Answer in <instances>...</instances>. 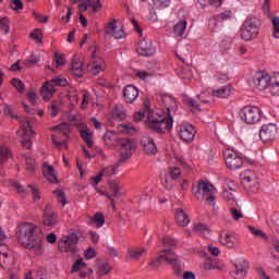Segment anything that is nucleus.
<instances>
[{
    "label": "nucleus",
    "mask_w": 279,
    "mask_h": 279,
    "mask_svg": "<svg viewBox=\"0 0 279 279\" xmlns=\"http://www.w3.org/2000/svg\"><path fill=\"white\" fill-rule=\"evenodd\" d=\"M10 8L13 10V12H20V10H23L24 4L21 0H11Z\"/></svg>",
    "instance_id": "3c124183"
},
{
    "label": "nucleus",
    "mask_w": 279,
    "mask_h": 279,
    "mask_svg": "<svg viewBox=\"0 0 279 279\" xmlns=\"http://www.w3.org/2000/svg\"><path fill=\"white\" fill-rule=\"evenodd\" d=\"M219 241L221 245H225L229 250H232L234 247V242L232 241V235L230 233L222 231L219 235Z\"/></svg>",
    "instance_id": "a878e982"
},
{
    "label": "nucleus",
    "mask_w": 279,
    "mask_h": 279,
    "mask_svg": "<svg viewBox=\"0 0 279 279\" xmlns=\"http://www.w3.org/2000/svg\"><path fill=\"white\" fill-rule=\"evenodd\" d=\"M177 58H179L183 64H186L189 58H191V52L189 49L183 48L175 51Z\"/></svg>",
    "instance_id": "f704fd0d"
},
{
    "label": "nucleus",
    "mask_w": 279,
    "mask_h": 279,
    "mask_svg": "<svg viewBox=\"0 0 279 279\" xmlns=\"http://www.w3.org/2000/svg\"><path fill=\"white\" fill-rule=\"evenodd\" d=\"M168 265H172V269H173L175 276L181 278V276H182V264L178 259V255H175L174 260L168 262Z\"/></svg>",
    "instance_id": "473e14b6"
},
{
    "label": "nucleus",
    "mask_w": 279,
    "mask_h": 279,
    "mask_svg": "<svg viewBox=\"0 0 279 279\" xmlns=\"http://www.w3.org/2000/svg\"><path fill=\"white\" fill-rule=\"evenodd\" d=\"M162 185L165 186L166 191H173V186H175V181L168 177L167 174L163 177Z\"/></svg>",
    "instance_id": "a19ab883"
},
{
    "label": "nucleus",
    "mask_w": 279,
    "mask_h": 279,
    "mask_svg": "<svg viewBox=\"0 0 279 279\" xmlns=\"http://www.w3.org/2000/svg\"><path fill=\"white\" fill-rule=\"evenodd\" d=\"M33 16H35V19H36V21H38V23H49V17H47L45 15H40L36 11H33Z\"/></svg>",
    "instance_id": "338daca9"
},
{
    "label": "nucleus",
    "mask_w": 279,
    "mask_h": 279,
    "mask_svg": "<svg viewBox=\"0 0 279 279\" xmlns=\"http://www.w3.org/2000/svg\"><path fill=\"white\" fill-rule=\"evenodd\" d=\"M54 195H57L58 201L61 202L63 206H66V195L64 194V191L62 190H54L52 192Z\"/></svg>",
    "instance_id": "5fc2aeb1"
},
{
    "label": "nucleus",
    "mask_w": 279,
    "mask_h": 279,
    "mask_svg": "<svg viewBox=\"0 0 279 279\" xmlns=\"http://www.w3.org/2000/svg\"><path fill=\"white\" fill-rule=\"evenodd\" d=\"M166 175L172 178L175 181L178 178H180V175H182V172H180V168L178 167H170Z\"/></svg>",
    "instance_id": "49530a36"
},
{
    "label": "nucleus",
    "mask_w": 279,
    "mask_h": 279,
    "mask_svg": "<svg viewBox=\"0 0 279 279\" xmlns=\"http://www.w3.org/2000/svg\"><path fill=\"white\" fill-rule=\"evenodd\" d=\"M112 119L116 121H123L125 119V111L120 110L118 107H116L112 111Z\"/></svg>",
    "instance_id": "c03bdc74"
},
{
    "label": "nucleus",
    "mask_w": 279,
    "mask_h": 279,
    "mask_svg": "<svg viewBox=\"0 0 279 279\" xmlns=\"http://www.w3.org/2000/svg\"><path fill=\"white\" fill-rule=\"evenodd\" d=\"M111 270H112V267H111L110 264H108V263H104V264L99 267V274H100V276H108Z\"/></svg>",
    "instance_id": "4d7b16f0"
},
{
    "label": "nucleus",
    "mask_w": 279,
    "mask_h": 279,
    "mask_svg": "<svg viewBox=\"0 0 279 279\" xmlns=\"http://www.w3.org/2000/svg\"><path fill=\"white\" fill-rule=\"evenodd\" d=\"M137 53H140V56H144V57H149V56H154V53H156V47H153L151 45L143 48V50H140Z\"/></svg>",
    "instance_id": "09e8293b"
},
{
    "label": "nucleus",
    "mask_w": 279,
    "mask_h": 279,
    "mask_svg": "<svg viewBox=\"0 0 279 279\" xmlns=\"http://www.w3.org/2000/svg\"><path fill=\"white\" fill-rule=\"evenodd\" d=\"M160 101L166 108V111L162 109H157L151 111V101L149 98L144 100V109H140L137 113L133 116L134 121H143L145 119V113L147 112L146 125L148 130L155 132L156 134H165V132L171 131L173 128V112H177L178 105L175 99L171 96L162 95L160 96Z\"/></svg>",
    "instance_id": "f257e3e1"
},
{
    "label": "nucleus",
    "mask_w": 279,
    "mask_h": 279,
    "mask_svg": "<svg viewBox=\"0 0 279 279\" xmlns=\"http://www.w3.org/2000/svg\"><path fill=\"white\" fill-rule=\"evenodd\" d=\"M81 137L85 141L87 147H93V134L88 129L81 130Z\"/></svg>",
    "instance_id": "c9c22d12"
},
{
    "label": "nucleus",
    "mask_w": 279,
    "mask_h": 279,
    "mask_svg": "<svg viewBox=\"0 0 279 279\" xmlns=\"http://www.w3.org/2000/svg\"><path fill=\"white\" fill-rule=\"evenodd\" d=\"M268 88L270 90V95H274V97H278V95H279V73H275L272 75V80L270 81Z\"/></svg>",
    "instance_id": "393cba45"
},
{
    "label": "nucleus",
    "mask_w": 279,
    "mask_h": 279,
    "mask_svg": "<svg viewBox=\"0 0 279 279\" xmlns=\"http://www.w3.org/2000/svg\"><path fill=\"white\" fill-rule=\"evenodd\" d=\"M229 213L232 219H234V221H239V219H243V213L241 211V209L234 207V204L231 205V207L229 208Z\"/></svg>",
    "instance_id": "ea45409f"
},
{
    "label": "nucleus",
    "mask_w": 279,
    "mask_h": 279,
    "mask_svg": "<svg viewBox=\"0 0 279 279\" xmlns=\"http://www.w3.org/2000/svg\"><path fill=\"white\" fill-rule=\"evenodd\" d=\"M84 256H85L86 260H90L92 258H95V256H97V251H95L93 247H88L84 252Z\"/></svg>",
    "instance_id": "e2e57ef3"
},
{
    "label": "nucleus",
    "mask_w": 279,
    "mask_h": 279,
    "mask_svg": "<svg viewBox=\"0 0 279 279\" xmlns=\"http://www.w3.org/2000/svg\"><path fill=\"white\" fill-rule=\"evenodd\" d=\"M51 83L54 84V86H69V81H66V78H61L60 76L52 78Z\"/></svg>",
    "instance_id": "13d9d810"
},
{
    "label": "nucleus",
    "mask_w": 279,
    "mask_h": 279,
    "mask_svg": "<svg viewBox=\"0 0 279 279\" xmlns=\"http://www.w3.org/2000/svg\"><path fill=\"white\" fill-rule=\"evenodd\" d=\"M11 85L19 90V93H23L25 90V84L21 78H12Z\"/></svg>",
    "instance_id": "a18cd8bd"
},
{
    "label": "nucleus",
    "mask_w": 279,
    "mask_h": 279,
    "mask_svg": "<svg viewBox=\"0 0 279 279\" xmlns=\"http://www.w3.org/2000/svg\"><path fill=\"white\" fill-rule=\"evenodd\" d=\"M240 119L247 123L248 125H253L254 123H258L260 121V108L254 106H245L240 110Z\"/></svg>",
    "instance_id": "423d86ee"
},
{
    "label": "nucleus",
    "mask_w": 279,
    "mask_h": 279,
    "mask_svg": "<svg viewBox=\"0 0 279 279\" xmlns=\"http://www.w3.org/2000/svg\"><path fill=\"white\" fill-rule=\"evenodd\" d=\"M89 223H95L96 228H101L106 223V216L104 213H96L93 218H90Z\"/></svg>",
    "instance_id": "7c9ffc66"
},
{
    "label": "nucleus",
    "mask_w": 279,
    "mask_h": 279,
    "mask_svg": "<svg viewBox=\"0 0 279 279\" xmlns=\"http://www.w3.org/2000/svg\"><path fill=\"white\" fill-rule=\"evenodd\" d=\"M194 232H198L199 234L210 233V228L207 225L198 223L194 226Z\"/></svg>",
    "instance_id": "8fccbe9b"
},
{
    "label": "nucleus",
    "mask_w": 279,
    "mask_h": 279,
    "mask_svg": "<svg viewBox=\"0 0 279 279\" xmlns=\"http://www.w3.org/2000/svg\"><path fill=\"white\" fill-rule=\"evenodd\" d=\"M144 254H147V248H145V247H142V248L131 247V248L128 250V256H130V258L138 259Z\"/></svg>",
    "instance_id": "cd10ccee"
},
{
    "label": "nucleus",
    "mask_w": 279,
    "mask_h": 279,
    "mask_svg": "<svg viewBox=\"0 0 279 279\" xmlns=\"http://www.w3.org/2000/svg\"><path fill=\"white\" fill-rule=\"evenodd\" d=\"M247 228L250 232L253 233V235L256 236L257 239H264L265 241L269 240V236H267V233L263 232V230L256 229L253 226H248Z\"/></svg>",
    "instance_id": "e433bc0d"
},
{
    "label": "nucleus",
    "mask_w": 279,
    "mask_h": 279,
    "mask_svg": "<svg viewBox=\"0 0 279 279\" xmlns=\"http://www.w3.org/2000/svg\"><path fill=\"white\" fill-rule=\"evenodd\" d=\"M230 93H232V86L227 85L221 87L220 89H214L213 95L214 97H219L221 99H226V97H230Z\"/></svg>",
    "instance_id": "bb28decb"
},
{
    "label": "nucleus",
    "mask_w": 279,
    "mask_h": 279,
    "mask_svg": "<svg viewBox=\"0 0 279 279\" xmlns=\"http://www.w3.org/2000/svg\"><path fill=\"white\" fill-rule=\"evenodd\" d=\"M53 60L56 62L57 69L60 66H64L66 59L64 58V53L54 52Z\"/></svg>",
    "instance_id": "79ce46f5"
},
{
    "label": "nucleus",
    "mask_w": 279,
    "mask_h": 279,
    "mask_svg": "<svg viewBox=\"0 0 279 279\" xmlns=\"http://www.w3.org/2000/svg\"><path fill=\"white\" fill-rule=\"evenodd\" d=\"M22 130L24 132V135L22 136V145L23 147H26V149H32V136L36 134L34 132V129H32V123L29 120H26V122L22 125Z\"/></svg>",
    "instance_id": "f3484780"
},
{
    "label": "nucleus",
    "mask_w": 279,
    "mask_h": 279,
    "mask_svg": "<svg viewBox=\"0 0 279 279\" xmlns=\"http://www.w3.org/2000/svg\"><path fill=\"white\" fill-rule=\"evenodd\" d=\"M235 271L231 272L234 279H245L247 277V271H250V263L245 259H239L233 264Z\"/></svg>",
    "instance_id": "4468645a"
},
{
    "label": "nucleus",
    "mask_w": 279,
    "mask_h": 279,
    "mask_svg": "<svg viewBox=\"0 0 279 279\" xmlns=\"http://www.w3.org/2000/svg\"><path fill=\"white\" fill-rule=\"evenodd\" d=\"M186 32V21H180L173 26L174 36L182 37Z\"/></svg>",
    "instance_id": "c756f323"
},
{
    "label": "nucleus",
    "mask_w": 279,
    "mask_h": 279,
    "mask_svg": "<svg viewBox=\"0 0 279 279\" xmlns=\"http://www.w3.org/2000/svg\"><path fill=\"white\" fill-rule=\"evenodd\" d=\"M271 80H274V76H270L265 72H257L253 77V83L257 90H267Z\"/></svg>",
    "instance_id": "ddd939ff"
},
{
    "label": "nucleus",
    "mask_w": 279,
    "mask_h": 279,
    "mask_svg": "<svg viewBox=\"0 0 279 279\" xmlns=\"http://www.w3.org/2000/svg\"><path fill=\"white\" fill-rule=\"evenodd\" d=\"M0 29L3 32V34L10 33V21L8 17L0 19Z\"/></svg>",
    "instance_id": "de8ad7c7"
},
{
    "label": "nucleus",
    "mask_w": 279,
    "mask_h": 279,
    "mask_svg": "<svg viewBox=\"0 0 279 279\" xmlns=\"http://www.w3.org/2000/svg\"><path fill=\"white\" fill-rule=\"evenodd\" d=\"M89 8H92V12L97 13L101 10L102 4L100 0H87Z\"/></svg>",
    "instance_id": "37998d69"
},
{
    "label": "nucleus",
    "mask_w": 279,
    "mask_h": 279,
    "mask_svg": "<svg viewBox=\"0 0 279 279\" xmlns=\"http://www.w3.org/2000/svg\"><path fill=\"white\" fill-rule=\"evenodd\" d=\"M154 8H157L158 10L162 8H169V4L171 3L170 0H153Z\"/></svg>",
    "instance_id": "864d4df0"
},
{
    "label": "nucleus",
    "mask_w": 279,
    "mask_h": 279,
    "mask_svg": "<svg viewBox=\"0 0 279 279\" xmlns=\"http://www.w3.org/2000/svg\"><path fill=\"white\" fill-rule=\"evenodd\" d=\"M174 218L178 226H180L181 228H186V226L191 223V219H189V215L184 211L183 208L179 207L175 209Z\"/></svg>",
    "instance_id": "412c9836"
},
{
    "label": "nucleus",
    "mask_w": 279,
    "mask_h": 279,
    "mask_svg": "<svg viewBox=\"0 0 279 279\" xmlns=\"http://www.w3.org/2000/svg\"><path fill=\"white\" fill-rule=\"evenodd\" d=\"M222 197L227 199V202H229L231 206H234V204H236V202H234V194L228 192V190H225L222 192Z\"/></svg>",
    "instance_id": "bf43d9fd"
},
{
    "label": "nucleus",
    "mask_w": 279,
    "mask_h": 279,
    "mask_svg": "<svg viewBox=\"0 0 279 279\" xmlns=\"http://www.w3.org/2000/svg\"><path fill=\"white\" fill-rule=\"evenodd\" d=\"M181 80H183L185 83H189L191 80H193V71H191L189 63H186L185 68H183L181 71Z\"/></svg>",
    "instance_id": "2f4dec72"
},
{
    "label": "nucleus",
    "mask_w": 279,
    "mask_h": 279,
    "mask_svg": "<svg viewBox=\"0 0 279 279\" xmlns=\"http://www.w3.org/2000/svg\"><path fill=\"white\" fill-rule=\"evenodd\" d=\"M119 143L121 145L120 159L117 161V167H121V165H125L126 160L132 158V149H134L135 144L133 140L130 138H120Z\"/></svg>",
    "instance_id": "0eeeda50"
},
{
    "label": "nucleus",
    "mask_w": 279,
    "mask_h": 279,
    "mask_svg": "<svg viewBox=\"0 0 279 279\" xmlns=\"http://www.w3.org/2000/svg\"><path fill=\"white\" fill-rule=\"evenodd\" d=\"M242 186L250 193H256L260 189V180L253 170H245L240 174Z\"/></svg>",
    "instance_id": "39448f33"
},
{
    "label": "nucleus",
    "mask_w": 279,
    "mask_h": 279,
    "mask_svg": "<svg viewBox=\"0 0 279 279\" xmlns=\"http://www.w3.org/2000/svg\"><path fill=\"white\" fill-rule=\"evenodd\" d=\"M270 21L272 24V36H274V38L279 39V17L276 15H271Z\"/></svg>",
    "instance_id": "4c0bfd02"
},
{
    "label": "nucleus",
    "mask_w": 279,
    "mask_h": 279,
    "mask_svg": "<svg viewBox=\"0 0 279 279\" xmlns=\"http://www.w3.org/2000/svg\"><path fill=\"white\" fill-rule=\"evenodd\" d=\"M93 75H99L101 71H104V65L101 63H94V65L90 69Z\"/></svg>",
    "instance_id": "69168bd1"
},
{
    "label": "nucleus",
    "mask_w": 279,
    "mask_h": 279,
    "mask_svg": "<svg viewBox=\"0 0 279 279\" xmlns=\"http://www.w3.org/2000/svg\"><path fill=\"white\" fill-rule=\"evenodd\" d=\"M179 136L184 143H193L195 138V128L192 124L183 123L178 128Z\"/></svg>",
    "instance_id": "2eb2a0df"
},
{
    "label": "nucleus",
    "mask_w": 279,
    "mask_h": 279,
    "mask_svg": "<svg viewBox=\"0 0 279 279\" xmlns=\"http://www.w3.org/2000/svg\"><path fill=\"white\" fill-rule=\"evenodd\" d=\"M40 93L44 97V100L49 101V99L53 97V93H56V89L53 88V85H51L49 82H46L44 83Z\"/></svg>",
    "instance_id": "b1692460"
},
{
    "label": "nucleus",
    "mask_w": 279,
    "mask_h": 279,
    "mask_svg": "<svg viewBox=\"0 0 279 279\" xmlns=\"http://www.w3.org/2000/svg\"><path fill=\"white\" fill-rule=\"evenodd\" d=\"M205 271H210L213 269H220L219 266H217V263L213 260V258H208L204 264Z\"/></svg>",
    "instance_id": "603ef678"
},
{
    "label": "nucleus",
    "mask_w": 279,
    "mask_h": 279,
    "mask_svg": "<svg viewBox=\"0 0 279 279\" xmlns=\"http://www.w3.org/2000/svg\"><path fill=\"white\" fill-rule=\"evenodd\" d=\"M38 227L32 222H22L15 230V236L20 245L25 250H43V236L38 233Z\"/></svg>",
    "instance_id": "f03ea898"
},
{
    "label": "nucleus",
    "mask_w": 279,
    "mask_h": 279,
    "mask_svg": "<svg viewBox=\"0 0 279 279\" xmlns=\"http://www.w3.org/2000/svg\"><path fill=\"white\" fill-rule=\"evenodd\" d=\"M29 38H33V40H36L38 45L43 43V33L40 29H35L33 33H31Z\"/></svg>",
    "instance_id": "6e6d98bb"
},
{
    "label": "nucleus",
    "mask_w": 279,
    "mask_h": 279,
    "mask_svg": "<svg viewBox=\"0 0 279 279\" xmlns=\"http://www.w3.org/2000/svg\"><path fill=\"white\" fill-rule=\"evenodd\" d=\"M140 145L143 151L147 154V156H156V154H158V147H156V142H154V138L149 136H143L141 138Z\"/></svg>",
    "instance_id": "a211bd4d"
},
{
    "label": "nucleus",
    "mask_w": 279,
    "mask_h": 279,
    "mask_svg": "<svg viewBox=\"0 0 279 279\" xmlns=\"http://www.w3.org/2000/svg\"><path fill=\"white\" fill-rule=\"evenodd\" d=\"M231 16H232V11H230V10H227L218 15H215V17L218 21H228V19H231Z\"/></svg>",
    "instance_id": "680f3d73"
},
{
    "label": "nucleus",
    "mask_w": 279,
    "mask_h": 279,
    "mask_svg": "<svg viewBox=\"0 0 279 279\" xmlns=\"http://www.w3.org/2000/svg\"><path fill=\"white\" fill-rule=\"evenodd\" d=\"M123 95L126 104H134L138 98V88L134 85H128L123 89Z\"/></svg>",
    "instance_id": "6ab92c4d"
},
{
    "label": "nucleus",
    "mask_w": 279,
    "mask_h": 279,
    "mask_svg": "<svg viewBox=\"0 0 279 279\" xmlns=\"http://www.w3.org/2000/svg\"><path fill=\"white\" fill-rule=\"evenodd\" d=\"M56 132H59L61 135H64V138L60 142H58L56 140V135H52V143L53 145H56V147L60 148V147H65V149L69 147L66 144L69 143V134L71 132V130L69 129V124L66 123H61L59 125L53 126V129Z\"/></svg>",
    "instance_id": "9b49d317"
},
{
    "label": "nucleus",
    "mask_w": 279,
    "mask_h": 279,
    "mask_svg": "<svg viewBox=\"0 0 279 279\" xmlns=\"http://www.w3.org/2000/svg\"><path fill=\"white\" fill-rule=\"evenodd\" d=\"M10 156H12V153L7 147L0 146V167L9 160Z\"/></svg>",
    "instance_id": "58836bf2"
},
{
    "label": "nucleus",
    "mask_w": 279,
    "mask_h": 279,
    "mask_svg": "<svg viewBox=\"0 0 279 279\" xmlns=\"http://www.w3.org/2000/svg\"><path fill=\"white\" fill-rule=\"evenodd\" d=\"M84 64L80 61V57L74 56L71 62V73L75 75V77H83L84 75Z\"/></svg>",
    "instance_id": "4be33fe9"
},
{
    "label": "nucleus",
    "mask_w": 279,
    "mask_h": 279,
    "mask_svg": "<svg viewBox=\"0 0 279 279\" xmlns=\"http://www.w3.org/2000/svg\"><path fill=\"white\" fill-rule=\"evenodd\" d=\"M117 141V135L112 131H107L104 135V143L107 147H112Z\"/></svg>",
    "instance_id": "72a5a7b5"
},
{
    "label": "nucleus",
    "mask_w": 279,
    "mask_h": 279,
    "mask_svg": "<svg viewBox=\"0 0 279 279\" xmlns=\"http://www.w3.org/2000/svg\"><path fill=\"white\" fill-rule=\"evenodd\" d=\"M89 239L94 245L99 243V234L96 231H88Z\"/></svg>",
    "instance_id": "774afa93"
},
{
    "label": "nucleus",
    "mask_w": 279,
    "mask_h": 279,
    "mask_svg": "<svg viewBox=\"0 0 279 279\" xmlns=\"http://www.w3.org/2000/svg\"><path fill=\"white\" fill-rule=\"evenodd\" d=\"M59 112H60V107H58V105L52 104L51 107H49V114L52 119H56Z\"/></svg>",
    "instance_id": "0e129e2a"
},
{
    "label": "nucleus",
    "mask_w": 279,
    "mask_h": 279,
    "mask_svg": "<svg viewBox=\"0 0 279 279\" xmlns=\"http://www.w3.org/2000/svg\"><path fill=\"white\" fill-rule=\"evenodd\" d=\"M105 33L108 36H112L116 40H120V38H125V32L123 31V26H117V20L109 22L105 27Z\"/></svg>",
    "instance_id": "dca6fc26"
},
{
    "label": "nucleus",
    "mask_w": 279,
    "mask_h": 279,
    "mask_svg": "<svg viewBox=\"0 0 279 279\" xmlns=\"http://www.w3.org/2000/svg\"><path fill=\"white\" fill-rule=\"evenodd\" d=\"M225 162L227 169L230 171H236L243 167V157L236 154V151L227 149L223 151Z\"/></svg>",
    "instance_id": "6e6552de"
},
{
    "label": "nucleus",
    "mask_w": 279,
    "mask_h": 279,
    "mask_svg": "<svg viewBox=\"0 0 279 279\" xmlns=\"http://www.w3.org/2000/svg\"><path fill=\"white\" fill-rule=\"evenodd\" d=\"M43 173L48 182H50L51 184L60 183V181H58V174H56V169H53L51 166H45L43 169Z\"/></svg>",
    "instance_id": "5701e85b"
},
{
    "label": "nucleus",
    "mask_w": 279,
    "mask_h": 279,
    "mask_svg": "<svg viewBox=\"0 0 279 279\" xmlns=\"http://www.w3.org/2000/svg\"><path fill=\"white\" fill-rule=\"evenodd\" d=\"M77 243H80V236L75 233H70L61 240L59 250L60 252L75 254L77 252V246H75Z\"/></svg>",
    "instance_id": "1a4fd4ad"
},
{
    "label": "nucleus",
    "mask_w": 279,
    "mask_h": 279,
    "mask_svg": "<svg viewBox=\"0 0 279 279\" xmlns=\"http://www.w3.org/2000/svg\"><path fill=\"white\" fill-rule=\"evenodd\" d=\"M278 135V126L275 123L263 124L259 130V140L263 143H274Z\"/></svg>",
    "instance_id": "9d476101"
},
{
    "label": "nucleus",
    "mask_w": 279,
    "mask_h": 279,
    "mask_svg": "<svg viewBox=\"0 0 279 279\" xmlns=\"http://www.w3.org/2000/svg\"><path fill=\"white\" fill-rule=\"evenodd\" d=\"M183 101L184 104H186V106H191V108H199V105L197 104V101H195V99L189 97V96H184L183 97Z\"/></svg>",
    "instance_id": "052dcab7"
},
{
    "label": "nucleus",
    "mask_w": 279,
    "mask_h": 279,
    "mask_svg": "<svg viewBox=\"0 0 279 279\" xmlns=\"http://www.w3.org/2000/svg\"><path fill=\"white\" fill-rule=\"evenodd\" d=\"M260 20L257 17L246 19L241 27V38L246 41L254 40L260 33Z\"/></svg>",
    "instance_id": "20e7f679"
},
{
    "label": "nucleus",
    "mask_w": 279,
    "mask_h": 279,
    "mask_svg": "<svg viewBox=\"0 0 279 279\" xmlns=\"http://www.w3.org/2000/svg\"><path fill=\"white\" fill-rule=\"evenodd\" d=\"M192 195L201 202L206 199L209 206H215V185L210 182L199 180L197 185L192 186Z\"/></svg>",
    "instance_id": "7ed1b4c3"
},
{
    "label": "nucleus",
    "mask_w": 279,
    "mask_h": 279,
    "mask_svg": "<svg viewBox=\"0 0 279 279\" xmlns=\"http://www.w3.org/2000/svg\"><path fill=\"white\" fill-rule=\"evenodd\" d=\"M109 191L111 195L113 196V199H119L120 197H123V192H121V186H119L114 182H109Z\"/></svg>",
    "instance_id": "c85d7f7f"
},
{
    "label": "nucleus",
    "mask_w": 279,
    "mask_h": 279,
    "mask_svg": "<svg viewBox=\"0 0 279 279\" xmlns=\"http://www.w3.org/2000/svg\"><path fill=\"white\" fill-rule=\"evenodd\" d=\"M160 254L157 258L153 259L148 265L153 267V269L158 270L160 265H162V260L166 263H170V260H175V253L171 248H165L160 251Z\"/></svg>",
    "instance_id": "f8f14e48"
},
{
    "label": "nucleus",
    "mask_w": 279,
    "mask_h": 279,
    "mask_svg": "<svg viewBox=\"0 0 279 279\" xmlns=\"http://www.w3.org/2000/svg\"><path fill=\"white\" fill-rule=\"evenodd\" d=\"M43 223L44 228H46L47 230H51L52 228H54V226L58 225V214L44 211Z\"/></svg>",
    "instance_id": "aec40b11"
}]
</instances>
